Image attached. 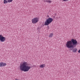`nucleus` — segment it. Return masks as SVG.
Here are the masks:
<instances>
[{"label": "nucleus", "instance_id": "nucleus-8", "mask_svg": "<svg viewBox=\"0 0 80 80\" xmlns=\"http://www.w3.org/2000/svg\"><path fill=\"white\" fill-rule=\"evenodd\" d=\"M39 67L41 68H43L45 67V64H41L39 66Z\"/></svg>", "mask_w": 80, "mask_h": 80}, {"label": "nucleus", "instance_id": "nucleus-6", "mask_svg": "<svg viewBox=\"0 0 80 80\" xmlns=\"http://www.w3.org/2000/svg\"><path fill=\"white\" fill-rule=\"evenodd\" d=\"M7 65V63L1 62L0 63V67H5Z\"/></svg>", "mask_w": 80, "mask_h": 80}, {"label": "nucleus", "instance_id": "nucleus-13", "mask_svg": "<svg viewBox=\"0 0 80 80\" xmlns=\"http://www.w3.org/2000/svg\"><path fill=\"white\" fill-rule=\"evenodd\" d=\"M47 29H48V30H49V29H50V28H49V26H48L47 27Z\"/></svg>", "mask_w": 80, "mask_h": 80}, {"label": "nucleus", "instance_id": "nucleus-7", "mask_svg": "<svg viewBox=\"0 0 80 80\" xmlns=\"http://www.w3.org/2000/svg\"><path fill=\"white\" fill-rule=\"evenodd\" d=\"M72 52L73 53H76L77 52V48H73L72 50Z\"/></svg>", "mask_w": 80, "mask_h": 80}, {"label": "nucleus", "instance_id": "nucleus-2", "mask_svg": "<svg viewBox=\"0 0 80 80\" xmlns=\"http://www.w3.org/2000/svg\"><path fill=\"white\" fill-rule=\"evenodd\" d=\"M78 45V42L76 39H72L71 41H68L66 43V46L68 48L75 47Z\"/></svg>", "mask_w": 80, "mask_h": 80}, {"label": "nucleus", "instance_id": "nucleus-12", "mask_svg": "<svg viewBox=\"0 0 80 80\" xmlns=\"http://www.w3.org/2000/svg\"><path fill=\"white\" fill-rule=\"evenodd\" d=\"M8 3H11L13 2V0H7Z\"/></svg>", "mask_w": 80, "mask_h": 80}, {"label": "nucleus", "instance_id": "nucleus-5", "mask_svg": "<svg viewBox=\"0 0 80 80\" xmlns=\"http://www.w3.org/2000/svg\"><path fill=\"white\" fill-rule=\"evenodd\" d=\"M6 40V38L5 37H3L2 35H1L0 36V41H1V42H4Z\"/></svg>", "mask_w": 80, "mask_h": 80}, {"label": "nucleus", "instance_id": "nucleus-11", "mask_svg": "<svg viewBox=\"0 0 80 80\" xmlns=\"http://www.w3.org/2000/svg\"><path fill=\"white\" fill-rule=\"evenodd\" d=\"M46 2H48V3H51V2H52V1H51L49 0H46Z\"/></svg>", "mask_w": 80, "mask_h": 80}, {"label": "nucleus", "instance_id": "nucleus-10", "mask_svg": "<svg viewBox=\"0 0 80 80\" xmlns=\"http://www.w3.org/2000/svg\"><path fill=\"white\" fill-rule=\"evenodd\" d=\"M8 1H7L6 0H4V1H3V3H4V4L7 3H8Z\"/></svg>", "mask_w": 80, "mask_h": 80}, {"label": "nucleus", "instance_id": "nucleus-3", "mask_svg": "<svg viewBox=\"0 0 80 80\" xmlns=\"http://www.w3.org/2000/svg\"><path fill=\"white\" fill-rule=\"evenodd\" d=\"M53 20V19H52V18H48L46 20V21L45 22L44 25H45V26L48 25L49 24L51 23V22H52Z\"/></svg>", "mask_w": 80, "mask_h": 80}, {"label": "nucleus", "instance_id": "nucleus-4", "mask_svg": "<svg viewBox=\"0 0 80 80\" xmlns=\"http://www.w3.org/2000/svg\"><path fill=\"white\" fill-rule=\"evenodd\" d=\"M31 21L32 23H33V24L37 23H38V21H39V18L37 17L35 18L32 19Z\"/></svg>", "mask_w": 80, "mask_h": 80}, {"label": "nucleus", "instance_id": "nucleus-14", "mask_svg": "<svg viewBox=\"0 0 80 80\" xmlns=\"http://www.w3.org/2000/svg\"><path fill=\"white\" fill-rule=\"evenodd\" d=\"M78 52L79 53H80V49L78 50Z\"/></svg>", "mask_w": 80, "mask_h": 80}, {"label": "nucleus", "instance_id": "nucleus-15", "mask_svg": "<svg viewBox=\"0 0 80 80\" xmlns=\"http://www.w3.org/2000/svg\"><path fill=\"white\" fill-rule=\"evenodd\" d=\"M15 80H20V79H15Z\"/></svg>", "mask_w": 80, "mask_h": 80}, {"label": "nucleus", "instance_id": "nucleus-1", "mask_svg": "<svg viewBox=\"0 0 80 80\" xmlns=\"http://www.w3.org/2000/svg\"><path fill=\"white\" fill-rule=\"evenodd\" d=\"M31 68L30 65L27 62H24L20 64V69L22 72H28Z\"/></svg>", "mask_w": 80, "mask_h": 80}, {"label": "nucleus", "instance_id": "nucleus-9", "mask_svg": "<svg viewBox=\"0 0 80 80\" xmlns=\"http://www.w3.org/2000/svg\"><path fill=\"white\" fill-rule=\"evenodd\" d=\"M53 33H50L49 36V37L52 38V37H53Z\"/></svg>", "mask_w": 80, "mask_h": 80}]
</instances>
